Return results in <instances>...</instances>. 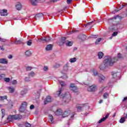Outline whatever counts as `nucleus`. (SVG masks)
I'll return each instance as SVG.
<instances>
[{"label": "nucleus", "mask_w": 127, "mask_h": 127, "mask_svg": "<svg viewBox=\"0 0 127 127\" xmlns=\"http://www.w3.org/2000/svg\"><path fill=\"white\" fill-rule=\"evenodd\" d=\"M15 6L17 10H21V8H22V4L19 2H16Z\"/></svg>", "instance_id": "obj_8"}, {"label": "nucleus", "mask_w": 127, "mask_h": 127, "mask_svg": "<svg viewBox=\"0 0 127 127\" xmlns=\"http://www.w3.org/2000/svg\"><path fill=\"white\" fill-rule=\"evenodd\" d=\"M25 126L26 127H31V125H30V124H29L28 123H26L25 124Z\"/></svg>", "instance_id": "obj_37"}, {"label": "nucleus", "mask_w": 127, "mask_h": 127, "mask_svg": "<svg viewBox=\"0 0 127 127\" xmlns=\"http://www.w3.org/2000/svg\"><path fill=\"white\" fill-rule=\"evenodd\" d=\"M93 22H89V23H88L87 24H86V26H88V25H90V24H92V23Z\"/></svg>", "instance_id": "obj_56"}, {"label": "nucleus", "mask_w": 127, "mask_h": 127, "mask_svg": "<svg viewBox=\"0 0 127 127\" xmlns=\"http://www.w3.org/2000/svg\"><path fill=\"white\" fill-rule=\"evenodd\" d=\"M55 114L56 116H62L63 115V111L61 109H58L55 112Z\"/></svg>", "instance_id": "obj_12"}, {"label": "nucleus", "mask_w": 127, "mask_h": 127, "mask_svg": "<svg viewBox=\"0 0 127 127\" xmlns=\"http://www.w3.org/2000/svg\"><path fill=\"white\" fill-rule=\"evenodd\" d=\"M17 81H16V80H13L12 81V84H13V85H16V84H17Z\"/></svg>", "instance_id": "obj_44"}, {"label": "nucleus", "mask_w": 127, "mask_h": 127, "mask_svg": "<svg viewBox=\"0 0 127 127\" xmlns=\"http://www.w3.org/2000/svg\"><path fill=\"white\" fill-rule=\"evenodd\" d=\"M24 111H25V108L21 106L19 108V112H20V113H23Z\"/></svg>", "instance_id": "obj_27"}, {"label": "nucleus", "mask_w": 127, "mask_h": 127, "mask_svg": "<svg viewBox=\"0 0 127 127\" xmlns=\"http://www.w3.org/2000/svg\"><path fill=\"white\" fill-rule=\"evenodd\" d=\"M8 90L10 93H14V91H15V88L12 87H8Z\"/></svg>", "instance_id": "obj_19"}, {"label": "nucleus", "mask_w": 127, "mask_h": 127, "mask_svg": "<svg viewBox=\"0 0 127 127\" xmlns=\"http://www.w3.org/2000/svg\"><path fill=\"white\" fill-rule=\"evenodd\" d=\"M32 69V67L28 66L26 67L27 71H30Z\"/></svg>", "instance_id": "obj_40"}, {"label": "nucleus", "mask_w": 127, "mask_h": 127, "mask_svg": "<svg viewBox=\"0 0 127 127\" xmlns=\"http://www.w3.org/2000/svg\"><path fill=\"white\" fill-rule=\"evenodd\" d=\"M125 117L122 118L120 120V123L121 124H124V123H125Z\"/></svg>", "instance_id": "obj_33"}, {"label": "nucleus", "mask_w": 127, "mask_h": 127, "mask_svg": "<svg viewBox=\"0 0 127 127\" xmlns=\"http://www.w3.org/2000/svg\"><path fill=\"white\" fill-rule=\"evenodd\" d=\"M8 59H11L12 58V56L11 55H10L8 56Z\"/></svg>", "instance_id": "obj_51"}, {"label": "nucleus", "mask_w": 127, "mask_h": 127, "mask_svg": "<svg viewBox=\"0 0 127 127\" xmlns=\"http://www.w3.org/2000/svg\"><path fill=\"white\" fill-rule=\"evenodd\" d=\"M61 92H62V89H61L59 91H57V94L58 96H59L60 94H61Z\"/></svg>", "instance_id": "obj_38"}, {"label": "nucleus", "mask_w": 127, "mask_h": 127, "mask_svg": "<svg viewBox=\"0 0 127 127\" xmlns=\"http://www.w3.org/2000/svg\"><path fill=\"white\" fill-rule=\"evenodd\" d=\"M122 54H118V58H122Z\"/></svg>", "instance_id": "obj_53"}, {"label": "nucleus", "mask_w": 127, "mask_h": 127, "mask_svg": "<svg viewBox=\"0 0 127 127\" xmlns=\"http://www.w3.org/2000/svg\"><path fill=\"white\" fill-rule=\"evenodd\" d=\"M44 71H48V66H44Z\"/></svg>", "instance_id": "obj_41"}, {"label": "nucleus", "mask_w": 127, "mask_h": 127, "mask_svg": "<svg viewBox=\"0 0 127 127\" xmlns=\"http://www.w3.org/2000/svg\"><path fill=\"white\" fill-rule=\"evenodd\" d=\"M50 102H51V96L47 97L44 101L45 105H46L47 103H50Z\"/></svg>", "instance_id": "obj_15"}, {"label": "nucleus", "mask_w": 127, "mask_h": 127, "mask_svg": "<svg viewBox=\"0 0 127 127\" xmlns=\"http://www.w3.org/2000/svg\"><path fill=\"white\" fill-rule=\"evenodd\" d=\"M32 5H36L38 2V0H30Z\"/></svg>", "instance_id": "obj_17"}, {"label": "nucleus", "mask_w": 127, "mask_h": 127, "mask_svg": "<svg viewBox=\"0 0 127 127\" xmlns=\"http://www.w3.org/2000/svg\"><path fill=\"white\" fill-rule=\"evenodd\" d=\"M115 62V59H112V57L110 56L105 57L103 61V64L100 65L99 69L104 71L106 70L107 67L113 66Z\"/></svg>", "instance_id": "obj_1"}, {"label": "nucleus", "mask_w": 127, "mask_h": 127, "mask_svg": "<svg viewBox=\"0 0 127 127\" xmlns=\"http://www.w3.org/2000/svg\"><path fill=\"white\" fill-rule=\"evenodd\" d=\"M92 37L93 38H97V37H98V35H92Z\"/></svg>", "instance_id": "obj_54"}, {"label": "nucleus", "mask_w": 127, "mask_h": 127, "mask_svg": "<svg viewBox=\"0 0 127 127\" xmlns=\"http://www.w3.org/2000/svg\"><path fill=\"white\" fill-rule=\"evenodd\" d=\"M34 108V105H32L30 106V108L31 110H33V108Z\"/></svg>", "instance_id": "obj_49"}, {"label": "nucleus", "mask_w": 127, "mask_h": 127, "mask_svg": "<svg viewBox=\"0 0 127 127\" xmlns=\"http://www.w3.org/2000/svg\"><path fill=\"white\" fill-rule=\"evenodd\" d=\"M118 17H119V16H116L115 17H114L113 18L114 19H117V18H118Z\"/></svg>", "instance_id": "obj_58"}, {"label": "nucleus", "mask_w": 127, "mask_h": 127, "mask_svg": "<svg viewBox=\"0 0 127 127\" xmlns=\"http://www.w3.org/2000/svg\"><path fill=\"white\" fill-rule=\"evenodd\" d=\"M69 89L72 91L74 93H78V88L74 83H71L69 86Z\"/></svg>", "instance_id": "obj_5"}, {"label": "nucleus", "mask_w": 127, "mask_h": 127, "mask_svg": "<svg viewBox=\"0 0 127 127\" xmlns=\"http://www.w3.org/2000/svg\"><path fill=\"white\" fill-rule=\"evenodd\" d=\"M123 7H124V5H122V6L120 7V9H122V8H123Z\"/></svg>", "instance_id": "obj_63"}, {"label": "nucleus", "mask_w": 127, "mask_h": 127, "mask_svg": "<svg viewBox=\"0 0 127 127\" xmlns=\"http://www.w3.org/2000/svg\"><path fill=\"white\" fill-rule=\"evenodd\" d=\"M38 42L43 43H46V42H49L50 41H51V38L50 37H47L44 38H40L37 40Z\"/></svg>", "instance_id": "obj_4"}, {"label": "nucleus", "mask_w": 127, "mask_h": 127, "mask_svg": "<svg viewBox=\"0 0 127 127\" xmlns=\"http://www.w3.org/2000/svg\"><path fill=\"white\" fill-rule=\"evenodd\" d=\"M93 74L94 76H97V75H98V72H94Z\"/></svg>", "instance_id": "obj_55"}, {"label": "nucleus", "mask_w": 127, "mask_h": 127, "mask_svg": "<svg viewBox=\"0 0 127 127\" xmlns=\"http://www.w3.org/2000/svg\"><path fill=\"white\" fill-rule=\"evenodd\" d=\"M0 64H7V63H8V61L5 59H0Z\"/></svg>", "instance_id": "obj_14"}, {"label": "nucleus", "mask_w": 127, "mask_h": 127, "mask_svg": "<svg viewBox=\"0 0 127 127\" xmlns=\"http://www.w3.org/2000/svg\"><path fill=\"white\" fill-rule=\"evenodd\" d=\"M35 75V73L33 71H31L29 74V77H33Z\"/></svg>", "instance_id": "obj_35"}, {"label": "nucleus", "mask_w": 127, "mask_h": 127, "mask_svg": "<svg viewBox=\"0 0 127 127\" xmlns=\"http://www.w3.org/2000/svg\"><path fill=\"white\" fill-rule=\"evenodd\" d=\"M0 41H1V42H5V39L0 38Z\"/></svg>", "instance_id": "obj_46"}, {"label": "nucleus", "mask_w": 127, "mask_h": 127, "mask_svg": "<svg viewBox=\"0 0 127 127\" xmlns=\"http://www.w3.org/2000/svg\"><path fill=\"white\" fill-rule=\"evenodd\" d=\"M125 119H127V114L125 117H124Z\"/></svg>", "instance_id": "obj_64"}, {"label": "nucleus", "mask_w": 127, "mask_h": 127, "mask_svg": "<svg viewBox=\"0 0 127 127\" xmlns=\"http://www.w3.org/2000/svg\"><path fill=\"white\" fill-rule=\"evenodd\" d=\"M1 113L2 114V118H3V117H4V115H5L4 110H3V109L1 110Z\"/></svg>", "instance_id": "obj_43"}, {"label": "nucleus", "mask_w": 127, "mask_h": 127, "mask_svg": "<svg viewBox=\"0 0 127 127\" xmlns=\"http://www.w3.org/2000/svg\"><path fill=\"white\" fill-rule=\"evenodd\" d=\"M4 77H5V74H0V79H3V78H4Z\"/></svg>", "instance_id": "obj_36"}, {"label": "nucleus", "mask_w": 127, "mask_h": 127, "mask_svg": "<svg viewBox=\"0 0 127 127\" xmlns=\"http://www.w3.org/2000/svg\"><path fill=\"white\" fill-rule=\"evenodd\" d=\"M119 74V72H117L116 71H113L112 72V75L113 77V79H114V82H116L117 81V77H118V75Z\"/></svg>", "instance_id": "obj_11"}, {"label": "nucleus", "mask_w": 127, "mask_h": 127, "mask_svg": "<svg viewBox=\"0 0 127 127\" xmlns=\"http://www.w3.org/2000/svg\"><path fill=\"white\" fill-rule=\"evenodd\" d=\"M106 77L102 74L99 75V81L100 83H103L106 80Z\"/></svg>", "instance_id": "obj_7"}, {"label": "nucleus", "mask_w": 127, "mask_h": 127, "mask_svg": "<svg viewBox=\"0 0 127 127\" xmlns=\"http://www.w3.org/2000/svg\"><path fill=\"white\" fill-rule=\"evenodd\" d=\"M109 97V93H105L103 95V98L104 99H108Z\"/></svg>", "instance_id": "obj_29"}, {"label": "nucleus", "mask_w": 127, "mask_h": 127, "mask_svg": "<svg viewBox=\"0 0 127 127\" xmlns=\"http://www.w3.org/2000/svg\"><path fill=\"white\" fill-rule=\"evenodd\" d=\"M27 93V91L26 90H25L24 91H21L20 95L21 96H24Z\"/></svg>", "instance_id": "obj_28"}, {"label": "nucleus", "mask_w": 127, "mask_h": 127, "mask_svg": "<svg viewBox=\"0 0 127 127\" xmlns=\"http://www.w3.org/2000/svg\"><path fill=\"white\" fill-rule=\"evenodd\" d=\"M27 44L28 46H31V44H32V41L31 40H29V41H27Z\"/></svg>", "instance_id": "obj_31"}, {"label": "nucleus", "mask_w": 127, "mask_h": 127, "mask_svg": "<svg viewBox=\"0 0 127 127\" xmlns=\"http://www.w3.org/2000/svg\"><path fill=\"white\" fill-rule=\"evenodd\" d=\"M0 14L1 16H6L7 15V10L4 9L0 10Z\"/></svg>", "instance_id": "obj_10"}, {"label": "nucleus", "mask_w": 127, "mask_h": 127, "mask_svg": "<svg viewBox=\"0 0 127 127\" xmlns=\"http://www.w3.org/2000/svg\"><path fill=\"white\" fill-rule=\"evenodd\" d=\"M102 103H103V100H100L99 104H102Z\"/></svg>", "instance_id": "obj_60"}, {"label": "nucleus", "mask_w": 127, "mask_h": 127, "mask_svg": "<svg viewBox=\"0 0 127 127\" xmlns=\"http://www.w3.org/2000/svg\"><path fill=\"white\" fill-rule=\"evenodd\" d=\"M97 87L96 85H93L91 86H89L87 88V91L88 92H95L97 90Z\"/></svg>", "instance_id": "obj_6"}, {"label": "nucleus", "mask_w": 127, "mask_h": 127, "mask_svg": "<svg viewBox=\"0 0 127 127\" xmlns=\"http://www.w3.org/2000/svg\"><path fill=\"white\" fill-rule=\"evenodd\" d=\"M0 50H2V51L4 50V49L3 48H2V47H0Z\"/></svg>", "instance_id": "obj_59"}, {"label": "nucleus", "mask_w": 127, "mask_h": 127, "mask_svg": "<svg viewBox=\"0 0 127 127\" xmlns=\"http://www.w3.org/2000/svg\"><path fill=\"white\" fill-rule=\"evenodd\" d=\"M22 119V116L20 115L9 116L7 118L8 122H12L15 120H21Z\"/></svg>", "instance_id": "obj_2"}, {"label": "nucleus", "mask_w": 127, "mask_h": 127, "mask_svg": "<svg viewBox=\"0 0 127 127\" xmlns=\"http://www.w3.org/2000/svg\"><path fill=\"white\" fill-rule=\"evenodd\" d=\"M22 42H23V40L20 39V40H18L17 41H15L14 42V43H15V44H21V43H22Z\"/></svg>", "instance_id": "obj_20"}, {"label": "nucleus", "mask_w": 127, "mask_h": 127, "mask_svg": "<svg viewBox=\"0 0 127 127\" xmlns=\"http://www.w3.org/2000/svg\"><path fill=\"white\" fill-rule=\"evenodd\" d=\"M25 81H26L27 82H28V81H29V78L26 77L25 79Z\"/></svg>", "instance_id": "obj_52"}, {"label": "nucleus", "mask_w": 127, "mask_h": 127, "mask_svg": "<svg viewBox=\"0 0 127 127\" xmlns=\"http://www.w3.org/2000/svg\"><path fill=\"white\" fill-rule=\"evenodd\" d=\"M101 41H102V38H100L97 39L95 42V44H96V45H98V44H100V43L101 42Z\"/></svg>", "instance_id": "obj_21"}, {"label": "nucleus", "mask_w": 127, "mask_h": 127, "mask_svg": "<svg viewBox=\"0 0 127 127\" xmlns=\"http://www.w3.org/2000/svg\"><path fill=\"white\" fill-rule=\"evenodd\" d=\"M70 114H71V111L66 110L63 113L62 117L63 118H66V117H68Z\"/></svg>", "instance_id": "obj_9"}, {"label": "nucleus", "mask_w": 127, "mask_h": 127, "mask_svg": "<svg viewBox=\"0 0 127 127\" xmlns=\"http://www.w3.org/2000/svg\"><path fill=\"white\" fill-rule=\"evenodd\" d=\"M77 109L78 112H80V111L82 110V107L78 106V107H77Z\"/></svg>", "instance_id": "obj_39"}, {"label": "nucleus", "mask_w": 127, "mask_h": 127, "mask_svg": "<svg viewBox=\"0 0 127 127\" xmlns=\"http://www.w3.org/2000/svg\"><path fill=\"white\" fill-rule=\"evenodd\" d=\"M71 2H72V0H66V2H67V3H68V4H69V3H71Z\"/></svg>", "instance_id": "obj_47"}, {"label": "nucleus", "mask_w": 127, "mask_h": 127, "mask_svg": "<svg viewBox=\"0 0 127 127\" xmlns=\"http://www.w3.org/2000/svg\"><path fill=\"white\" fill-rule=\"evenodd\" d=\"M7 99V97L6 96H0V100L2 101L3 100H6Z\"/></svg>", "instance_id": "obj_34"}, {"label": "nucleus", "mask_w": 127, "mask_h": 127, "mask_svg": "<svg viewBox=\"0 0 127 127\" xmlns=\"http://www.w3.org/2000/svg\"><path fill=\"white\" fill-rule=\"evenodd\" d=\"M118 32H115L112 34V36H117L118 35Z\"/></svg>", "instance_id": "obj_42"}, {"label": "nucleus", "mask_w": 127, "mask_h": 127, "mask_svg": "<svg viewBox=\"0 0 127 127\" xmlns=\"http://www.w3.org/2000/svg\"><path fill=\"white\" fill-rule=\"evenodd\" d=\"M109 116H110V114H107L105 117H103L98 121V124H101L103 123V122H105L106 119L109 118Z\"/></svg>", "instance_id": "obj_13"}, {"label": "nucleus", "mask_w": 127, "mask_h": 127, "mask_svg": "<svg viewBox=\"0 0 127 127\" xmlns=\"http://www.w3.org/2000/svg\"><path fill=\"white\" fill-rule=\"evenodd\" d=\"M21 107H22L23 108L26 109L27 107V103L26 102H24L22 103Z\"/></svg>", "instance_id": "obj_24"}, {"label": "nucleus", "mask_w": 127, "mask_h": 127, "mask_svg": "<svg viewBox=\"0 0 127 127\" xmlns=\"http://www.w3.org/2000/svg\"><path fill=\"white\" fill-rule=\"evenodd\" d=\"M4 81L5 82H6L7 83H8L10 82V78L7 77V78H4Z\"/></svg>", "instance_id": "obj_32"}, {"label": "nucleus", "mask_w": 127, "mask_h": 127, "mask_svg": "<svg viewBox=\"0 0 127 127\" xmlns=\"http://www.w3.org/2000/svg\"><path fill=\"white\" fill-rule=\"evenodd\" d=\"M52 45L51 44H50V45H48L47 46V47L46 48V50L47 51H49L50 50H52Z\"/></svg>", "instance_id": "obj_18"}, {"label": "nucleus", "mask_w": 127, "mask_h": 127, "mask_svg": "<svg viewBox=\"0 0 127 127\" xmlns=\"http://www.w3.org/2000/svg\"><path fill=\"white\" fill-rule=\"evenodd\" d=\"M25 55L27 57L31 56V52H30L29 50H28L25 52Z\"/></svg>", "instance_id": "obj_22"}, {"label": "nucleus", "mask_w": 127, "mask_h": 127, "mask_svg": "<svg viewBox=\"0 0 127 127\" xmlns=\"http://www.w3.org/2000/svg\"><path fill=\"white\" fill-rule=\"evenodd\" d=\"M116 117V113H115L114 115H113V118H115Z\"/></svg>", "instance_id": "obj_62"}, {"label": "nucleus", "mask_w": 127, "mask_h": 127, "mask_svg": "<svg viewBox=\"0 0 127 127\" xmlns=\"http://www.w3.org/2000/svg\"><path fill=\"white\" fill-rule=\"evenodd\" d=\"M38 2H44L45 0H38Z\"/></svg>", "instance_id": "obj_50"}, {"label": "nucleus", "mask_w": 127, "mask_h": 127, "mask_svg": "<svg viewBox=\"0 0 127 127\" xmlns=\"http://www.w3.org/2000/svg\"><path fill=\"white\" fill-rule=\"evenodd\" d=\"M59 83H60V85H61L62 87H64V86H66V84H65V82L64 81H59Z\"/></svg>", "instance_id": "obj_30"}, {"label": "nucleus", "mask_w": 127, "mask_h": 127, "mask_svg": "<svg viewBox=\"0 0 127 127\" xmlns=\"http://www.w3.org/2000/svg\"><path fill=\"white\" fill-rule=\"evenodd\" d=\"M61 43V45H63V44L65 43L66 46H72V45H73V43L70 41H66V38L65 37L62 38Z\"/></svg>", "instance_id": "obj_3"}, {"label": "nucleus", "mask_w": 127, "mask_h": 127, "mask_svg": "<svg viewBox=\"0 0 127 127\" xmlns=\"http://www.w3.org/2000/svg\"><path fill=\"white\" fill-rule=\"evenodd\" d=\"M98 57L99 59H102L104 57V53L102 52H98Z\"/></svg>", "instance_id": "obj_16"}, {"label": "nucleus", "mask_w": 127, "mask_h": 127, "mask_svg": "<svg viewBox=\"0 0 127 127\" xmlns=\"http://www.w3.org/2000/svg\"><path fill=\"white\" fill-rule=\"evenodd\" d=\"M76 61H77V58H71V59H70L69 60V62L70 63H74L76 62Z\"/></svg>", "instance_id": "obj_23"}, {"label": "nucleus", "mask_w": 127, "mask_h": 127, "mask_svg": "<svg viewBox=\"0 0 127 127\" xmlns=\"http://www.w3.org/2000/svg\"><path fill=\"white\" fill-rule=\"evenodd\" d=\"M62 78H63V79H67L68 78V76H67V75L64 74V77L62 76Z\"/></svg>", "instance_id": "obj_48"}, {"label": "nucleus", "mask_w": 127, "mask_h": 127, "mask_svg": "<svg viewBox=\"0 0 127 127\" xmlns=\"http://www.w3.org/2000/svg\"><path fill=\"white\" fill-rule=\"evenodd\" d=\"M74 116H75V114L74 113H72L70 116V119L72 120V119L74 118Z\"/></svg>", "instance_id": "obj_45"}, {"label": "nucleus", "mask_w": 127, "mask_h": 127, "mask_svg": "<svg viewBox=\"0 0 127 127\" xmlns=\"http://www.w3.org/2000/svg\"><path fill=\"white\" fill-rule=\"evenodd\" d=\"M127 97L124 98L123 99V102H125V101H127Z\"/></svg>", "instance_id": "obj_57"}, {"label": "nucleus", "mask_w": 127, "mask_h": 127, "mask_svg": "<svg viewBox=\"0 0 127 127\" xmlns=\"http://www.w3.org/2000/svg\"><path fill=\"white\" fill-rule=\"evenodd\" d=\"M0 70H3V69H2V66L0 65Z\"/></svg>", "instance_id": "obj_61"}, {"label": "nucleus", "mask_w": 127, "mask_h": 127, "mask_svg": "<svg viewBox=\"0 0 127 127\" xmlns=\"http://www.w3.org/2000/svg\"><path fill=\"white\" fill-rule=\"evenodd\" d=\"M39 17H43V14L39 13L35 15V18H38Z\"/></svg>", "instance_id": "obj_25"}, {"label": "nucleus", "mask_w": 127, "mask_h": 127, "mask_svg": "<svg viewBox=\"0 0 127 127\" xmlns=\"http://www.w3.org/2000/svg\"><path fill=\"white\" fill-rule=\"evenodd\" d=\"M50 123V124H53V116L52 115H49Z\"/></svg>", "instance_id": "obj_26"}]
</instances>
